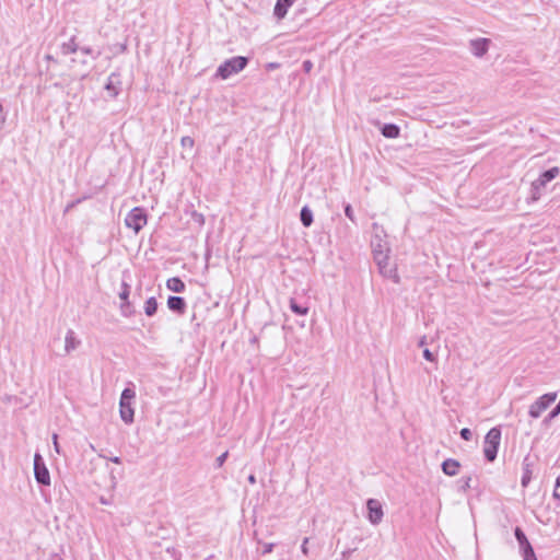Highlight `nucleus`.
I'll return each mask as SVG.
<instances>
[{
  "label": "nucleus",
  "instance_id": "21",
  "mask_svg": "<svg viewBox=\"0 0 560 560\" xmlns=\"http://www.w3.org/2000/svg\"><path fill=\"white\" fill-rule=\"evenodd\" d=\"M300 219H301L303 226H305V228L311 226L313 223V211L307 206H304L301 209Z\"/></svg>",
  "mask_w": 560,
  "mask_h": 560
},
{
  "label": "nucleus",
  "instance_id": "22",
  "mask_svg": "<svg viewBox=\"0 0 560 560\" xmlns=\"http://www.w3.org/2000/svg\"><path fill=\"white\" fill-rule=\"evenodd\" d=\"M532 480V469L529 463H527V458L523 462V476L521 479L522 487L526 488Z\"/></svg>",
  "mask_w": 560,
  "mask_h": 560
},
{
  "label": "nucleus",
  "instance_id": "37",
  "mask_svg": "<svg viewBox=\"0 0 560 560\" xmlns=\"http://www.w3.org/2000/svg\"><path fill=\"white\" fill-rule=\"evenodd\" d=\"M109 460L115 463V464H120L121 463V459L118 456L110 457Z\"/></svg>",
  "mask_w": 560,
  "mask_h": 560
},
{
  "label": "nucleus",
  "instance_id": "6",
  "mask_svg": "<svg viewBox=\"0 0 560 560\" xmlns=\"http://www.w3.org/2000/svg\"><path fill=\"white\" fill-rule=\"evenodd\" d=\"M125 224L127 228L133 230L135 233H139L147 224L145 210L140 207L131 209L125 218Z\"/></svg>",
  "mask_w": 560,
  "mask_h": 560
},
{
  "label": "nucleus",
  "instance_id": "41",
  "mask_svg": "<svg viewBox=\"0 0 560 560\" xmlns=\"http://www.w3.org/2000/svg\"><path fill=\"white\" fill-rule=\"evenodd\" d=\"M559 488L556 487L555 491H553V497L559 499L560 498V492L558 491Z\"/></svg>",
  "mask_w": 560,
  "mask_h": 560
},
{
  "label": "nucleus",
  "instance_id": "15",
  "mask_svg": "<svg viewBox=\"0 0 560 560\" xmlns=\"http://www.w3.org/2000/svg\"><path fill=\"white\" fill-rule=\"evenodd\" d=\"M295 0H277L273 14L277 19L281 20L283 19L290 7L294 3Z\"/></svg>",
  "mask_w": 560,
  "mask_h": 560
},
{
  "label": "nucleus",
  "instance_id": "31",
  "mask_svg": "<svg viewBox=\"0 0 560 560\" xmlns=\"http://www.w3.org/2000/svg\"><path fill=\"white\" fill-rule=\"evenodd\" d=\"M423 358L431 362L435 361V355L429 349L423 350Z\"/></svg>",
  "mask_w": 560,
  "mask_h": 560
},
{
  "label": "nucleus",
  "instance_id": "27",
  "mask_svg": "<svg viewBox=\"0 0 560 560\" xmlns=\"http://www.w3.org/2000/svg\"><path fill=\"white\" fill-rule=\"evenodd\" d=\"M345 214L348 219H350L352 222H355V217H354V212H353V209L351 207V205H347L345 207Z\"/></svg>",
  "mask_w": 560,
  "mask_h": 560
},
{
  "label": "nucleus",
  "instance_id": "1",
  "mask_svg": "<svg viewBox=\"0 0 560 560\" xmlns=\"http://www.w3.org/2000/svg\"><path fill=\"white\" fill-rule=\"evenodd\" d=\"M389 247L386 244H376L374 260L378 266L380 272L389 279H394L395 282H398V276L396 273V268L389 262Z\"/></svg>",
  "mask_w": 560,
  "mask_h": 560
},
{
  "label": "nucleus",
  "instance_id": "14",
  "mask_svg": "<svg viewBox=\"0 0 560 560\" xmlns=\"http://www.w3.org/2000/svg\"><path fill=\"white\" fill-rule=\"evenodd\" d=\"M81 341L75 337V332L69 329L65 336V354H70L77 350Z\"/></svg>",
  "mask_w": 560,
  "mask_h": 560
},
{
  "label": "nucleus",
  "instance_id": "2",
  "mask_svg": "<svg viewBox=\"0 0 560 560\" xmlns=\"http://www.w3.org/2000/svg\"><path fill=\"white\" fill-rule=\"evenodd\" d=\"M560 174V168L558 166L551 167L545 172H542L537 179L532 182L530 185V200L537 201L541 197L542 189L547 186V184L553 180Z\"/></svg>",
  "mask_w": 560,
  "mask_h": 560
},
{
  "label": "nucleus",
  "instance_id": "16",
  "mask_svg": "<svg viewBox=\"0 0 560 560\" xmlns=\"http://www.w3.org/2000/svg\"><path fill=\"white\" fill-rule=\"evenodd\" d=\"M167 306L173 312L184 314L186 310V302L182 296L172 295L167 299Z\"/></svg>",
  "mask_w": 560,
  "mask_h": 560
},
{
  "label": "nucleus",
  "instance_id": "23",
  "mask_svg": "<svg viewBox=\"0 0 560 560\" xmlns=\"http://www.w3.org/2000/svg\"><path fill=\"white\" fill-rule=\"evenodd\" d=\"M60 48L63 55L74 54L79 49L75 37H71L69 42L63 43Z\"/></svg>",
  "mask_w": 560,
  "mask_h": 560
},
{
  "label": "nucleus",
  "instance_id": "33",
  "mask_svg": "<svg viewBox=\"0 0 560 560\" xmlns=\"http://www.w3.org/2000/svg\"><path fill=\"white\" fill-rule=\"evenodd\" d=\"M470 481H471V477H466L464 480H463V485L460 487V489L463 491H466L467 489L470 488Z\"/></svg>",
  "mask_w": 560,
  "mask_h": 560
},
{
  "label": "nucleus",
  "instance_id": "12",
  "mask_svg": "<svg viewBox=\"0 0 560 560\" xmlns=\"http://www.w3.org/2000/svg\"><path fill=\"white\" fill-rule=\"evenodd\" d=\"M129 294H130V285L127 282L121 283V291L119 293V299L122 301L120 305V311L124 316H129L131 311V305L129 303Z\"/></svg>",
  "mask_w": 560,
  "mask_h": 560
},
{
  "label": "nucleus",
  "instance_id": "11",
  "mask_svg": "<svg viewBox=\"0 0 560 560\" xmlns=\"http://www.w3.org/2000/svg\"><path fill=\"white\" fill-rule=\"evenodd\" d=\"M490 43L491 40L489 38L471 39L469 47L474 56L481 58L487 54Z\"/></svg>",
  "mask_w": 560,
  "mask_h": 560
},
{
  "label": "nucleus",
  "instance_id": "5",
  "mask_svg": "<svg viewBox=\"0 0 560 560\" xmlns=\"http://www.w3.org/2000/svg\"><path fill=\"white\" fill-rule=\"evenodd\" d=\"M136 397V393L131 388H125L120 396L119 407L120 417L125 423H131L133 421V408L131 407V400Z\"/></svg>",
  "mask_w": 560,
  "mask_h": 560
},
{
  "label": "nucleus",
  "instance_id": "9",
  "mask_svg": "<svg viewBox=\"0 0 560 560\" xmlns=\"http://www.w3.org/2000/svg\"><path fill=\"white\" fill-rule=\"evenodd\" d=\"M514 535L520 545V549L523 555V559L524 560H537L534 549H533L530 542L528 541L526 535L524 534V532L520 527H516L514 530Z\"/></svg>",
  "mask_w": 560,
  "mask_h": 560
},
{
  "label": "nucleus",
  "instance_id": "43",
  "mask_svg": "<svg viewBox=\"0 0 560 560\" xmlns=\"http://www.w3.org/2000/svg\"><path fill=\"white\" fill-rule=\"evenodd\" d=\"M425 345V337H423L420 342H419V346H424Z\"/></svg>",
  "mask_w": 560,
  "mask_h": 560
},
{
  "label": "nucleus",
  "instance_id": "32",
  "mask_svg": "<svg viewBox=\"0 0 560 560\" xmlns=\"http://www.w3.org/2000/svg\"><path fill=\"white\" fill-rule=\"evenodd\" d=\"M273 547H275V544H272V542L265 544L264 545V549H262V553L264 555L270 553L273 550Z\"/></svg>",
  "mask_w": 560,
  "mask_h": 560
},
{
  "label": "nucleus",
  "instance_id": "26",
  "mask_svg": "<svg viewBox=\"0 0 560 560\" xmlns=\"http://www.w3.org/2000/svg\"><path fill=\"white\" fill-rule=\"evenodd\" d=\"M180 144L183 148L192 149L195 141L191 137L185 136L180 139Z\"/></svg>",
  "mask_w": 560,
  "mask_h": 560
},
{
  "label": "nucleus",
  "instance_id": "39",
  "mask_svg": "<svg viewBox=\"0 0 560 560\" xmlns=\"http://www.w3.org/2000/svg\"><path fill=\"white\" fill-rule=\"evenodd\" d=\"M110 481H112V487H115L116 486V478H115L113 471H110Z\"/></svg>",
  "mask_w": 560,
  "mask_h": 560
},
{
  "label": "nucleus",
  "instance_id": "18",
  "mask_svg": "<svg viewBox=\"0 0 560 560\" xmlns=\"http://www.w3.org/2000/svg\"><path fill=\"white\" fill-rule=\"evenodd\" d=\"M459 467V463L453 458H448L442 463V470L447 476H456Z\"/></svg>",
  "mask_w": 560,
  "mask_h": 560
},
{
  "label": "nucleus",
  "instance_id": "42",
  "mask_svg": "<svg viewBox=\"0 0 560 560\" xmlns=\"http://www.w3.org/2000/svg\"><path fill=\"white\" fill-rule=\"evenodd\" d=\"M556 487L560 488V475L556 479Z\"/></svg>",
  "mask_w": 560,
  "mask_h": 560
},
{
  "label": "nucleus",
  "instance_id": "38",
  "mask_svg": "<svg viewBox=\"0 0 560 560\" xmlns=\"http://www.w3.org/2000/svg\"><path fill=\"white\" fill-rule=\"evenodd\" d=\"M248 482L252 483V485H255L256 483V477L255 475H249L248 476Z\"/></svg>",
  "mask_w": 560,
  "mask_h": 560
},
{
  "label": "nucleus",
  "instance_id": "29",
  "mask_svg": "<svg viewBox=\"0 0 560 560\" xmlns=\"http://www.w3.org/2000/svg\"><path fill=\"white\" fill-rule=\"evenodd\" d=\"M459 434H460V438L465 441H469L472 436V433L468 428L462 429Z\"/></svg>",
  "mask_w": 560,
  "mask_h": 560
},
{
  "label": "nucleus",
  "instance_id": "36",
  "mask_svg": "<svg viewBox=\"0 0 560 560\" xmlns=\"http://www.w3.org/2000/svg\"><path fill=\"white\" fill-rule=\"evenodd\" d=\"M81 52H83L85 55H90V54H92V49L90 47H83V48H81Z\"/></svg>",
  "mask_w": 560,
  "mask_h": 560
},
{
  "label": "nucleus",
  "instance_id": "7",
  "mask_svg": "<svg viewBox=\"0 0 560 560\" xmlns=\"http://www.w3.org/2000/svg\"><path fill=\"white\" fill-rule=\"evenodd\" d=\"M557 399V393H547L535 400L528 410V415L537 419Z\"/></svg>",
  "mask_w": 560,
  "mask_h": 560
},
{
  "label": "nucleus",
  "instance_id": "8",
  "mask_svg": "<svg viewBox=\"0 0 560 560\" xmlns=\"http://www.w3.org/2000/svg\"><path fill=\"white\" fill-rule=\"evenodd\" d=\"M34 476L36 481L43 486L50 485V475L40 454L34 455Z\"/></svg>",
  "mask_w": 560,
  "mask_h": 560
},
{
  "label": "nucleus",
  "instance_id": "13",
  "mask_svg": "<svg viewBox=\"0 0 560 560\" xmlns=\"http://www.w3.org/2000/svg\"><path fill=\"white\" fill-rule=\"evenodd\" d=\"M105 89L112 97L117 96L121 90L120 75L118 73H112L107 79Z\"/></svg>",
  "mask_w": 560,
  "mask_h": 560
},
{
  "label": "nucleus",
  "instance_id": "3",
  "mask_svg": "<svg viewBox=\"0 0 560 560\" xmlns=\"http://www.w3.org/2000/svg\"><path fill=\"white\" fill-rule=\"evenodd\" d=\"M248 63V58L243 56L232 57L225 60L217 70V75L228 79L232 74L241 72Z\"/></svg>",
  "mask_w": 560,
  "mask_h": 560
},
{
  "label": "nucleus",
  "instance_id": "20",
  "mask_svg": "<svg viewBox=\"0 0 560 560\" xmlns=\"http://www.w3.org/2000/svg\"><path fill=\"white\" fill-rule=\"evenodd\" d=\"M166 287L168 290L176 293L184 292L186 288L185 283L178 277L167 279Z\"/></svg>",
  "mask_w": 560,
  "mask_h": 560
},
{
  "label": "nucleus",
  "instance_id": "24",
  "mask_svg": "<svg viewBox=\"0 0 560 560\" xmlns=\"http://www.w3.org/2000/svg\"><path fill=\"white\" fill-rule=\"evenodd\" d=\"M158 311V302L156 299L151 296L145 301L144 304V313L147 316H153Z\"/></svg>",
  "mask_w": 560,
  "mask_h": 560
},
{
  "label": "nucleus",
  "instance_id": "44",
  "mask_svg": "<svg viewBox=\"0 0 560 560\" xmlns=\"http://www.w3.org/2000/svg\"><path fill=\"white\" fill-rule=\"evenodd\" d=\"M46 59L51 60V56L47 55Z\"/></svg>",
  "mask_w": 560,
  "mask_h": 560
},
{
  "label": "nucleus",
  "instance_id": "4",
  "mask_svg": "<svg viewBox=\"0 0 560 560\" xmlns=\"http://www.w3.org/2000/svg\"><path fill=\"white\" fill-rule=\"evenodd\" d=\"M501 441V431L498 428H492L485 436L483 454L488 462H493L498 454V448Z\"/></svg>",
  "mask_w": 560,
  "mask_h": 560
},
{
  "label": "nucleus",
  "instance_id": "25",
  "mask_svg": "<svg viewBox=\"0 0 560 560\" xmlns=\"http://www.w3.org/2000/svg\"><path fill=\"white\" fill-rule=\"evenodd\" d=\"M290 310L298 315H306L308 313V307L299 304L294 299L290 300Z\"/></svg>",
  "mask_w": 560,
  "mask_h": 560
},
{
  "label": "nucleus",
  "instance_id": "35",
  "mask_svg": "<svg viewBox=\"0 0 560 560\" xmlns=\"http://www.w3.org/2000/svg\"><path fill=\"white\" fill-rule=\"evenodd\" d=\"M313 67V63L310 60H305L303 62V69L305 72H310Z\"/></svg>",
  "mask_w": 560,
  "mask_h": 560
},
{
  "label": "nucleus",
  "instance_id": "19",
  "mask_svg": "<svg viewBox=\"0 0 560 560\" xmlns=\"http://www.w3.org/2000/svg\"><path fill=\"white\" fill-rule=\"evenodd\" d=\"M381 132L385 138L395 139L399 137L400 129L395 124H385L382 127Z\"/></svg>",
  "mask_w": 560,
  "mask_h": 560
},
{
  "label": "nucleus",
  "instance_id": "30",
  "mask_svg": "<svg viewBox=\"0 0 560 560\" xmlns=\"http://www.w3.org/2000/svg\"><path fill=\"white\" fill-rule=\"evenodd\" d=\"M310 541V538L308 537H305L303 539V542H302V546H301V550L303 552L304 556H308L310 551H308V548H307V544Z\"/></svg>",
  "mask_w": 560,
  "mask_h": 560
},
{
  "label": "nucleus",
  "instance_id": "40",
  "mask_svg": "<svg viewBox=\"0 0 560 560\" xmlns=\"http://www.w3.org/2000/svg\"><path fill=\"white\" fill-rule=\"evenodd\" d=\"M267 67H268V69H276V68H278V67H279V65H278V63H275V62H271V63H268V66H267Z\"/></svg>",
  "mask_w": 560,
  "mask_h": 560
},
{
  "label": "nucleus",
  "instance_id": "34",
  "mask_svg": "<svg viewBox=\"0 0 560 560\" xmlns=\"http://www.w3.org/2000/svg\"><path fill=\"white\" fill-rule=\"evenodd\" d=\"M52 443H54L55 451L59 454L60 448H59V444H58V435L57 434L52 435Z\"/></svg>",
  "mask_w": 560,
  "mask_h": 560
},
{
  "label": "nucleus",
  "instance_id": "17",
  "mask_svg": "<svg viewBox=\"0 0 560 560\" xmlns=\"http://www.w3.org/2000/svg\"><path fill=\"white\" fill-rule=\"evenodd\" d=\"M373 237H372V241H371V246L373 248V253H375V245L376 244H387L385 237H386V234L383 230L382 226H380L377 223H373Z\"/></svg>",
  "mask_w": 560,
  "mask_h": 560
},
{
  "label": "nucleus",
  "instance_id": "10",
  "mask_svg": "<svg viewBox=\"0 0 560 560\" xmlns=\"http://www.w3.org/2000/svg\"><path fill=\"white\" fill-rule=\"evenodd\" d=\"M368 518L373 525H377L382 522L384 511L381 502L376 499H369L366 502Z\"/></svg>",
  "mask_w": 560,
  "mask_h": 560
},
{
  "label": "nucleus",
  "instance_id": "28",
  "mask_svg": "<svg viewBox=\"0 0 560 560\" xmlns=\"http://www.w3.org/2000/svg\"><path fill=\"white\" fill-rule=\"evenodd\" d=\"M229 456V453L228 452H224L223 454H221L220 456L217 457L215 459V466L218 468L222 467L223 464L225 463L226 458Z\"/></svg>",
  "mask_w": 560,
  "mask_h": 560
}]
</instances>
